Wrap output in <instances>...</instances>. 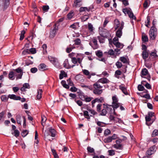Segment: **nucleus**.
Returning <instances> with one entry per match:
<instances>
[{
    "instance_id": "obj_1",
    "label": "nucleus",
    "mask_w": 158,
    "mask_h": 158,
    "mask_svg": "<svg viewBox=\"0 0 158 158\" xmlns=\"http://www.w3.org/2000/svg\"><path fill=\"white\" fill-rule=\"evenodd\" d=\"M154 113L152 112H148L147 115L145 116L146 124L148 126L151 125L155 119Z\"/></svg>"
},
{
    "instance_id": "obj_2",
    "label": "nucleus",
    "mask_w": 158,
    "mask_h": 158,
    "mask_svg": "<svg viewBox=\"0 0 158 158\" xmlns=\"http://www.w3.org/2000/svg\"><path fill=\"white\" fill-rule=\"evenodd\" d=\"M94 89L93 92L95 94L99 95L102 92V89H101L103 87L102 86L100 85L98 82L93 85Z\"/></svg>"
},
{
    "instance_id": "obj_3",
    "label": "nucleus",
    "mask_w": 158,
    "mask_h": 158,
    "mask_svg": "<svg viewBox=\"0 0 158 158\" xmlns=\"http://www.w3.org/2000/svg\"><path fill=\"white\" fill-rule=\"evenodd\" d=\"M110 33L109 31L106 29L103 30V31L100 34L101 36H98V39L100 43H103L105 42L104 38L103 37L107 38L109 35Z\"/></svg>"
},
{
    "instance_id": "obj_4",
    "label": "nucleus",
    "mask_w": 158,
    "mask_h": 158,
    "mask_svg": "<svg viewBox=\"0 0 158 158\" xmlns=\"http://www.w3.org/2000/svg\"><path fill=\"white\" fill-rule=\"evenodd\" d=\"M157 34V29L154 27H152L149 31L150 39L154 40L155 39Z\"/></svg>"
},
{
    "instance_id": "obj_5",
    "label": "nucleus",
    "mask_w": 158,
    "mask_h": 158,
    "mask_svg": "<svg viewBox=\"0 0 158 158\" xmlns=\"http://www.w3.org/2000/svg\"><path fill=\"white\" fill-rule=\"evenodd\" d=\"M157 149L155 145H153L151 146L147 151L146 152V155L149 156L154 154L156 152Z\"/></svg>"
},
{
    "instance_id": "obj_6",
    "label": "nucleus",
    "mask_w": 158,
    "mask_h": 158,
    "mask_svg": "<svg viewBox=\"0 0 158 158\" xmlns=\"http://www.w3.org/2000/svg\"><path fill=\"white\" fill-rule=\"evenodd\" d=\"M124 25V23L122 22L121 23V26L120 27L118 28V30L116 32V35L117 37L120 38L122 35V30L123 28Z\"/></svg>"
},
{
    "instance_id": "obj_7",
    "label": "nucleus",
    "mask_w": 158,
    "mask_h": 158,
    "mask_svg": "<svg viewBox=\"0 0 158 158\" xmlns=\"http://www.w3.org/2000/svg\"><path fill=\"white\" fill-rule=\"evenodd\" d=\"M157 51L154 50L153 51L150 52L149 60H154L158 57V55L157 54Z\"/></svg>"
},
{
    "instance_id": "obj_8",
    "label": "nucleus",
    "mask_w": 158,
    "mask_h": 158,
    "mask_svg": "<svg viewBox=\"0 0 158 158\" xmlns=\"http://www.w3.org/2000/svg\"><path fill=\"white\" fill-rule=\"evenodd\" d=\"M59 25V24H58V23H55L53 26V28L50 32V36L52 35V36L54 37L55 35L56 32L58 30V27Z\"/></svg>"
},
{
    "instance_id": "obj_9",
    "label": "nucleus",
    "mask_w": 158,
    "mask_h": 158,
    "mask_svg": "<svg viewBox=\"0 0 158 158\" xmlns=\"http://www.w3.org/2000/svg\"><path fill=\"white\" fill-rule=\"evenodd\" d=\"M122 140L121 139H119L116 140V144L113 145V147L117 149H123V146L121 143Z\"/></svg>"
},
{
    "instance_id": "obj_10",
    "label": "nucleus",
    "mask_w": 158,
    "mask_h": 158,
    "mask_svg": "<svg viewBox=\"0 0 158 158\" xmlns=\"http://www.w3.org/2000/svg\"><path fill=\"white\" fill-rule=\"evenodd\" d=\"M104 99L103 97H100V98H95L92 101V107L93 108L94 107V104L96 102L102 103L104 101Z\"/></svg>"
},
{
    "instance_id": "obj_11",
    "label": "nucleus",
    "mask_w": 158,
    "mask_h": 158,
    "mask_svg": "<svg viewBox=\"0 0 158 158\" xmlns=\"http://www.w3.org/2000/svg\"><path fill=\"white\" fill-rule=\"evenodd\" d=\"M63 64L64 67L67 69H70L73 67L75 66V65H71L69 64V60L67 59H66L65 60Z\"/></svg>"
},
{
    "instance_id": "obj_12",
    "label": "nucleus",
    "mask_w": 158,
    "mask_h": 158,
    "mask_svg": "<svg viewBox=\"0 0 158 158\" xmlns=\"http://www.w3.org/2000/svg\"><path fill=\"white\" fill-rule=\"evenodd\" d=\"M119 89L122 91L123 93L125 95H128L129 93L127 91V88L125 87L123 84H122L119 86Z\"/></svg>"
},
{
    "instance_id": "obj_13",
    "label": "nucleus",
    "mask_w": 158,
    "mask_h": 158,
    "mask_svg": "<svg viewBox=\"0 0 158 158\" xmlns=\"http://www.w3.org/2000/svg\"><path fill=\"white\" fill-rule=\"evenodd\" d=\"M92 42L93 43V44L91 46L93 49H97L98 48L99 46L98 44L96 39L95 37L93 38L92 39Z\"/></svg>"
},
{
    "instance_id": "obj_14",
    "label": "nucleus",
    "mask_w": 158,
    "mask_h": 158,
    "mask_svg": "<svg viewBox=\"0 0 158 158\" xmlns=\"http://www.w3.org/2000/svg\"><path fill=\"white\" fill-rule=\"evenodd\" d=\"M103 106H105L107 113H108L109 114H111L112 113L113 109L111 105H109L105 103L103 104Z\"/></svg>"
},
{
    "instance_id": "obj_15",
    "label": "nucleus",
    "mask_w": 158,
    "mask_h": 158,
    "mask_svg": "<svg viewBox=\"0 0 158 158\" xmlns=\"http://www.w3.org/2000/svg\"><path fill=\"white\" fill-rule=\"evenodd\" d=\"M74 3L73 5V7H80L82 5L81 3L82 0H74Z\"/></svg>"
},
{
    "instance_id": "obj_16",
    "label": "nucleus",
    "mask_w": 158,
    "mask_h": 158,
    "mask_svg": "<svg viewBox=\"0 0 158 158\" xmlns=\"http://www.w3.org/2000/svg\"><path fill=\"white\" fill-rule=\"evenodd\" d=\"M48 69V66L44 63L41 64L38 66V69L41 71H44Z\"/></svg>"
},
{
    "instance_id": "obj_17",
    "label": "nucleus",
    "mask_w": 158,
    "mask_h": 158,
    "mask_svg": "<svg viewBox=\"0 0 158 158\" xmlns=\"http://www.w3.org/2000/svg\"><path fill=\"white\" fill-rule=\"evenodd\" d=\"M98 82L102 84L108 83L110 82V81L106 77L102 78L98 80Z\"/></svg>"
},
{
    "instance_id": "obj_18",
    "label": "nucleus",
    "mask_w": 158,
    "mask_h": 158,
    "mask_svg": "<svg viewBox=\"0 0 158 158\" xmlns=\"http://www.w3.org/2000/svg\"><path fill=\"white\" fill-rule=\"evenodd\" d=\"M142 56L143 60L146 59L148 57L149 54L147 51H143L142 53Z\"/></svg>"
},
{
    "instance_id": "obj_19",
    "label": "nucleus",
    "mask_w": 158,
    "mask_h": 158,
    "mask_svg": "<svg viewBox=\"0 0 158 158\" xmlns=\"http://www.w3.org/2000/svg\"><path fill=\"white\" fill-rule=\"evenodd\" d=\"M119 60L123 64H129V59L124 56L120 57Z\"/></svg>"
},
{
    "instance_id": "obj_20",
    "label": "nucleus",
    "mask_w": 158,
    "mask_h": 158,
    "mask_svg": "<svg viewBox=\"0 0 158 158\" xmlns=\"http://www.w3.org/2000/svg\"><path fill=\"white\" fill-rule=\"evenodd\" d=\"M8 97L10 99L14 100H17L21 99V97L20 96H17L15 94L9 95Z\"/></svg>"
},
{
    "instance_id": "obj_21",
    "label": "nucleus",
    "mask_w": 158,
    "mask_h": 158,
    "mask_svg": "<svg viewBox=\"0 0 158 158\" xmlns=\"http://www.w3.org/2000/svg\"><path fill=\"white\" fill-rule=\"evenodd\" d=\"M30 86L28 83H25L23 85V86L21 88V90L22 91H25L26 90L25 89H29Z\"/></svg>"
},
{
    "instance_id": "obj_22",
    "label": "nucleus",
    "mask_w": 158,
    "mask_h": 158,
    "mask_svg": "<svg viewBox=\"0 0 158 158\" xmlns=\"http://www.w3.org/2000/svg\"><path fill=\"white\" fill-rule=\"evenodd\" d=\"M67 76V74L64 71L62 70L61 71L59 75V79H62L64 77H66Z\"/></svg>"
},
{
    "instance_id": "obj_23",
    "label": "nucleus",
    "mask_w": 158,
    "mask_h": 158,
    "mask_svg": "<svg viewBox=\"0 0 158 158\" xmlns=\"http://www.w3.org/2000/svg\"><path fill=\"white\" fill-rule=\"evenodd\" d=\"M82 72L84 74L87 76V78L88 79L90 78V73L87 70L84 69L82 70Z\"/></svg>"
},
{
    "instance_id": "obj_24",
    "label": "nucleus",
    "mask_w": 158,
    "mask_h": 158,
    "mask_svg": "<svg viewBox=\"0 0 158 158\" xmlns=\"http://www.w3.org/2000/svg\"><path fill=\"white\" fill-rule=\"evenodd\" d=\"M95 54L99 58H101L103 56V53L100 50H98L95 52Z\"/></svg>"
},
{
    "instance_id": "obj_25",
    "label": "nucleus",
    "mask_w": 158,
    "mask_h": 158,
    "mask_svg": "<svg viewBox=\"0 0 158 158\" xmlns=\"http://www.w3.org/2000/svg\"><path fill=\"white\" fill-rule=\"evenodd\" d=\"M49 131L51 133V136L52 137H55L56 135V131L54 129L50 128Z\"/></svg>"
},
{
    "instance_id": "obj_26",
    "label": "nucleus",
    "mask_w": 158,
    "mask_h": 158,
    "mask_svg": "<svg viewBox=\"0 0 158 158\" xmlns=\"http://www.w3.org/2000/svg\"><path fill=\"white\" fill-rule=\"evenodd\" d=\"M84 115L85 118L87 119L89 121L90 119V115H89V112L88 111L85 110L83 111Z\"/></svg>"
},
{
    "instance_id": "obj_27",
    "label": "nucleus",
    "mask_w": 158,
    "mask_h": 158,
    "mask_svg": "<svg viewBox=\"0 0 158 158\" xmlns=\"http://www.w3.org/2000/svg\"><path fill=\"white\" fill-rule=\"evenodd\" d=\"M112 105H111L113 109H115L118 108L120 105V103L118 102H115L114 103H112Z\"/></svg>"
},
{
    "instance_id": "obj_28",
    "label": "nucleus",
    "mask_w": 158,
    "mask_h": 158,
    "mask_svg": "<svg viewBox=\"0 0 158 158\" xmlns=\"http://www.w3.org/2000/svg\"><path fill=\"white\" fill-rule=\"evenodd\" d=\"M43 91L42 89H39L38 90L37 92V98L38 99H40L42 97V94Z\"/></svg>"
},
{
    "instance_id": "obj_29",
    "label": "nucleus",
    "mask_w": 158,
    "mask_h": 158,
    "mask_svg": "<svg viewBox=\"0 0 158 158\" xmlns=\"http://www.w3.org/2000/svg\"><path fill=\"white\" fill-rule=\"evenodd\" d=\"M87 110L91 114H90V116H93V115H96L97 114V113L94 110L89 109H87Z\"/></svg>"
},
{
    "instance_id": "obj_30",
    "label": "nucleus",
    "mask_w": 158,
    "mask_h": 158,
    "mask_svg": "<svg viewBox=\"0 0 158 158\" xmlns=\"http://www.w3.org/2000/svg\"><path fill=\"white\" fill-rule=\"evenodd\" d=\"M148 73V71L146 68L143 69L141 71V76L142 77L143 76H146Z\"/></svg>"
},
{
    "instance_id": "obj_31",
    "label": "nucleus",
    "mask_w": 158,
    "mask_h": 158,
    "mask_svg": "<svg viewBox=\"0 0 158 158\" xmlns=\"http://www.w3.org/2000/svg\"><path fill=\"white\" fill-rule=\"evenodd\" d=\"M114 44L117 48H122L124 46L123 44L120 43L118 42H116V43L114 42Z\"/></svg>"
},
{
    "instance_id": "obj_32",
    "label": "nucleus",
    "mask_w": 158,
    "mask_h": 158,
    "mask_svg": "<svg viewBox=\"0 0 158 158\" xmlns=\"http://www.w3.org/2000/svg\"><path fill=\"white\" fill-rule=\"evenodd\" d=\"M114 23L116 26L115 28V30H116L118 28L120 27V26H121V23H120L119 21L117 19H115L114 20Z\"/></svg>"
},
{
    "instance_id": "obj_33",
    "label": "nucleus",
    "mask_w": 158,
    "mask_h": 158,
    "mask_svg": "<svg viewBox=\"0 0 158 158\" xmlns=\"http://www.w3.org/2000/svg\"><path fill=\"white\" fill-rule=\"evenodd\" d=\"M103 107V109L101 111V112L100 114L101 115L105 116L107 113V112L106 108L105 106H104Z\"/></svg>"
},
{
    "instance_id": "obj_34",
    "label": "nucleus",
    "mask_w": 158,
    "mask_h": 158,
    "mask_svg": "<svg viewBox=\"0 0 158 158\" xmlns=\"http://www.w3.org/2000/svg\"><path fill=\"white\" fill-rule=\"evenodd\" d=\"M46 120L47 118L44 115L41 116V124L43 126H44Z\"/></svg>"
},
{
    "instance_id": "obj_35",
    "label": "nucleus",
    "mask_w": 158,
    "mask_h": 158,
    "mask_svg": "<svg viewBox=\"0 0 158 158\" xmlns=\"http://www.w3.org/2000/svg\"><path fill=\"white\" fill-rule=\"evenodd\" d=\"M74 44L75 45H80L81 44V41L79 38H77L74 40Z\"/></svg>"
},
{
    "instance_id": "obj_36",
    "label": "nucleus",
    "mask_w": 158,
    "mask_h": 158,
    "mask_svg": "<svg viewBox=\"0 0 158 158\" xmlns=\"http://www.w3.org/2000/svg\"><path fill=\"white\" fill-rule=\"evenodd\" d=\"M61 83L62 86L65 88L69 89V86L66 83L65 81L64 80L62 81Z\"/></svg>"
},
{
    "instance_id": "obj_37",
    "label": "nucleus",
    "mask_w": 158,
    "mask_h": 158,
    "mask_svg": "<svg viewBox=\"0 0 158 158\" xmlns=\"http://www.w3.org/2000/svg\"><path fill=\"white\" fill-rule=\"evenodd\" d=\"M21 116L19 114L16 115V119L17 123L18 124H21Z\"/></svg>"
},
{
    "instance_id": "obj_38",
    "label": "nucleus",
    "mask_w": 158,
    "mask_h": 158,
    "mask_svg": "<svg viewBox=\"0 0 158 158\" xmlns=\"http://www.w3.org/2000/svg\"><path fill=\"white\" fill-rule=\"evenodd\" d=\"M142 41L144 42H147L148 41V36L145 34H142Z\"/></svg>"
},
{
    "instance_id": "obj_39",
    "label": "nucleus",
    "mask_w": 158,
    "mask_h": 158,
    "mask_svg": "<svg viewBox=\"0 0 158 158\" xmlns=\"http://www.w3.org/2000/svg\"><path fill=\"white\" fill-rule=\"evenodd\" d=\"M128 15L129 17L131 19H135L136 17L134 15L133 13H132L131 10L128 12Z\"/></svg>"
},
{
    "instance_id": "obj_40",
    "label": "nucleus",
    "mask_w": 158,
    "mask_h": 158,
    "mask_svg": "<svg viewBox=\"0 0 158 158\" xmlns=\"http://www.w3.org/2000/svg\"><path fill=\"white\" fill-rule=\"evenodd\" d=\"M122 74V72L119 70H117L115 71V77L117 78H119V76L121 75Z\"/></svg>"
},
{
    "instance_id": "obj_41",
    "label": "nucleus",
    "mask_w": 158,
    "mask_h": 158,
    "mask_svg": "<svg viewBox=\"0 0 158 158\" xmlns=\"http://www.w3.org/2000/svg\"><path fill=\"white\" fill-rule=\"evenodd\" d=\"M112 141V139L110 136L104 139V142L105 143H109L111 142Z\"/></svg>"
},
{
    "instance_id": "obj_42",
    "label": "nucleus",
    "mask_w": 158,
    "mask_h": 158,
    "mask_svg": "<svg viewBox=\"0 0 158 158\" xmlns=\"http://www.w3.org/2000/svg\"><path fill=\"white\" fill-rule=\"evenodd\" d=\"M81 55V54H77V56H76V58L77 59V62L80 64V65H81V62L82 61V60L83 59V58H81L80 57H78V56H80Z\"/></svg>"
},
{
    "instance_id": "obj_43",
    "label": "nucleus",
    "mask_w": 158,
    "mask_h": 158,
    "mask_svg": "<svg viewBox=\"0 0 158 158\" xmlns=\"http://www.w3.org/2000/svg\"><path fill=\"white\" fill-rule=\"evenodd\" d=\"M15 74H16V73H15L13 71L10 72L8 74L9 78L10 79H11L15 75Z\"/></svg>"
},
{
    "instance_id": "obj_44",
    "label": "nucleus",
    "mask_w": 158,
    "mask_h": 158,
    "mask_svg": "<svg viewBox=\"0 0 158 158\" xmlns=\"http://www.w3.org/2000/svg\"><path fill=\"white\" fill-rule=\"evenodd\" d=\"M112 103H114L115 102H118V99L116 96L115 95L112 97Z\"/></svg>"
},
{
    "instance_id": "obj_45",
    "label": "nucleus",
    "mask_w": 158,
    "mask_h": 158,
    "mask_svg": "<svg viewBox=\"0 0 158 158\" xmlns=\"http://www.w3.org/2000/svg\"><path fill=\"white\" fill-rule=\"evenodd\" d=\"M25 30H23L21 31V33L20 34V40H22L24 37V34L25 33Z\"/></svg>"
},
{
    "instance_id": "obj_46",
    "label": "nucleus",
    "mask_w": 158,
    "mask_h": 158,
    "mask_svg": "<svg viewBox=\"0 0 158 158\" xmlns=\"http://www.w3.org/2000/svg\"><path fill=\"white\" fill-rule=\"evenodd\" d=\"M25 30H23L21 31V33L20 34V40H22L24 37V34L25 33Z\"/></svg>"
},
{
    "instance_id": "obj_47",
    "label": "nucleus",
    "mask_w": 158,
    "mask_h": 158,
    "mask_svg": "<svg viewBox=\"0 0 158 158\" xmlns=\"http://www.w3.org/2000/svg\"><path fill=\"white\" fill-rule=\"evenodd\" d=\"M8 97L6 95H2L1 97V100L3 102H6L8 100Z\"/></svg>"
},
{
    "instance_id": "obj_48",
    "label": "nucleus",
    "mask_w": 158,
    "mask_h": 158,
    "mask_svg": "<svg viewBox=\"0 0 158 158\" xmlns=\"http://www.w3.org/2000/svg\"><path fill=\"white\" fill-rule=\"evenodd\" d=\"M73 11H71L67 15V17L69 19H70L73 17Z\"/></svg>"
},
{
    "instance_id": "obj_49",
    "label": "nucleus",
    "mask_w": 158,
    "mask_h": 158,
    "mask_svg": "<svg viewBox=\"0 0 158 158\" xmlns=\"http://www.w3.org/2000/svg\"><path fill=\"white\" fill-rule=\"evenodd\" d=\"M115 65L118 69H120L123 66V64L122 63L118 61L116 63Z\"/></svg>"
},
{
    "instance_id": "obj_50",
    "label": "nucleus",
    "mask_w": 158,
    "mask_h": 158,
    "mask_svg": "<svg viewBox=\"0 0 158 158\" xmlns=\"http://www.w3.org/2000/svg\"><path fill=\"white\" fill-rule=\"evenodd\" d=\"M109 155L110 156H113L115 155V151L113 149L109 150L108 151Z\"/></svg>"
},
{
    "instance_id": "obj_51",
    "label": "nucleus",
    "mask_w": 158,
    "mask_h": 158,
    "mask_svg": "<svg viewBox=\"0 0 158 158\" xmlns=\"http://www.w3.org/2000/svg\"><path fill=\"white\" fill-rule=\"evenodd\" d=\"M87 150L88 152L89 153H94V154L95 153L94 152V149L93 148H92L91 147H88L87 148Z\"/></svg>"
},
{
    "instance_id": "obj_52",
    "label": "nucleus",
    "mask_w": 158,
    "mask_h": 158,
    "mask_svg": "<svg viewBox=\"0 0 158 158\" xmlns=\"http://www.w3.org/2000/svg\"><path fill=\"white\" fill-rule=\"evenodd\" d=\"M79 24V23H74L73 24L71 25L70 26V27L73 28L75 29H76L77 28V26H78Z\"/></svg>"
},
{
    "instance_id": "obj_53",
    "label": "nucleus",
    "mask_w": 158,
    "mask_h": 158,
    "mask_svg": "<svg viewBox=\"0 0 158 158\" xmlns=\"http://www.w3.org/2000/svg\"><path fill=\"white\" fill-rule=\"evenodd\" d=\"M52 151L55 158H59V156L55 149H52Z\"/></svg>"
},
{
    "instance_id": "obj_54",
    "label": "nucleus",
    "mask_w": 158,
    "mask_h": 158,
    "mask_svg": "<svg viewBox=\"0 0 158 158\" xmlns=\"http://www.w3.org/2000/svg\"><path fill=\"white\" fill-rule=\"evenodd\" d=\"M158 135V130L157 129H155L152 132V137H155Z\"/></svg>"
},
{
    "instance_id": "obj_55",
    "label": "nucleus",
    "mask_w": 158,
    "mask_h": 158,
    "mask_svg": "<svg viewBox=\"0 0 158 158\" xmlns=\"http://www.w3.org/2000/svg\"><path fill=\"white\" fill-rule=\"evenodd\" d=\"M29 54L30 53L32 54H34L36 53V50L35 48H31L28 49Z\"/></svg>"
},
{
    "instance_id": "obj_56",
    "label": "nucleus",
    "mask_w": 158,
    "mask_h": 158,
    "mask_svg": "<svg viewBox=\"0 0 158 158\" xmlns=\"http://www.w3.org/2000/svg\"><path fill=\"white\" fill-rule=\"evenodd\" d=\"M49 8L48 5H45L43 6L42 7V9L44 12H47L48 11Z\"/></svg>"
},
{
    "instance_id": "obj_57",
    "label": "nucleus",
    "mask_w": 158,
    "mask_h": 158,
    "mask_svg": "<svg viewBox=\"0 0 158 158\" xmlns=\"http://www.w3.org/2000/svg\"><path fill=\"white\" fill-rule=\"evenodd\" d=\"M105 53L108 54L110 56H113L114 55V52L113 49L110 50L108 52H105Z\"/></svg>"
},
{
    "instance_id": "obj_58",
    "label": "nucleus",
    "mask_w": 158,
    "mask_h": 158,
    "mask_svg": "<svg viewBox=\"0 0 158 158\" xmlns=\"http://www.w3.org/2000/svg\"><path fill=\"white\" fill-rule=\"evenodd\" d=\"M150 17L149 16H148L147 17V20L145 22V26L147 27H149L148 25H149V23L150 22Z\"/></svg>"
},
{
    "instance_id": "obj_59",
    "label": "nucleus",
    "mask_w": 158,
    "mask_h": 158,
    "mask_svg": "<svg viewBox=\"0 0 158 158\" xmlns=\"http://www.w3.org/2000/svg\"><path fill=\"white\" fill-rule=\"evenodd\" d=\"M28 133V131L27 130H25L23 131L21 133V135L22 137H25Z\"/></svg>"
},
{
    "instance_id": "obj_60",
    "label": "nucleus",
    "mask_w": 158,
    "mask_h": 158,
    "mask_svg": "<svg viewBox=\"0 0 158 158\" xmlns=\"http://www.w3.org/2000/svg\"><path fill=\"white\" fill-rule=\"evenodd\" d=\"M88 29L91 32L92 31L94 30V28L92 25L91 23L88 24Z\"/></svg>"
},
{
    "instance_id": "obj_61",
    "label": "nucleus",
    "mask_w": 158,
    "mask_h": 158,
    "mask_svg": "<svg viewBox=\"0 0 158 158\" xmlns=\"http://www.w3.org/2000/svg\"><path fill=\"white\" fill-rule=\"evenodd\" d=\"M102 105L101 104H98L96 107L97 110L98 112L101 111Z\"/></svg>"
},
{
    "instance_id": "obj_62",
    "label": "nucleus",
    "mask_w": 158,
    "mask_h": 158,
    "mask_svg": "<svg viewBox=\"0 0 158 158\" xmlns=\"http://www.w3.org/2000/svg\"><path fill=\"white\" fill-rule=\"evenodd\" d=\"M19 132L17 129L15 130L14 131V136L16 137H18L19 135Z\"/></svg>"
},
{
    "instance_id": "obj_63",
    "label": "nucleus",
    "mask_w": 158,
    "mask_h": 158,
    "mask_svg": "<svg viewBox=\"0 0 158 158\" xmlns=\"http://www.w3.org/2000/svg\"><path fill=\"white\" fill-rule=\"evenodd\" d=\"M111 133V131L109 129H106L104 131V135L105 136H106L108 135H109Z\"/></svg>"
},
{
    "instance_id": "obj_64",
    "label": "nucleus",
    "mask_w": 158,
    "mask_h": 158,
    "mask_svg": "<svg viewBox=\"0 0 158 158\" xmlns=\"http://www.w3.org/2000/svg\"><path fill=\"white\" fill-rule=\"evenodd\" d=\"M138 90L139 91H142L144 89V86L141 85H139L138 86Z\"/></svg>"
}]
</instances>
